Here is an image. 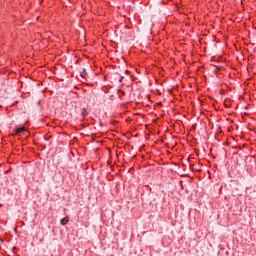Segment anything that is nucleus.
Here are the masks:
<instances>
[{
    "label": "nucleus",
    "instance_id": "f257e3e1",
    "mask_svg": "<svg viewBox=\"0 0 256 256\" xmlns=\"http://www.w3.org/2000/svg\"><path fill=\"white\" fill-rule=\"evenodd\" d=\"M61 225H67L69 223V217H65L60 221Z\"/></svg>",
    "mask_w": 256,
    "mask_h": 256
},
{
    "label": "nucleus",
    "instance_id": "f03ea898",
    "mask_svg": "<svg viewBox=\"0 0 256 256\" xmlns=\"http://www.w3.org/2000/svg\"><path fill=\"white\" fill-rule=\"evenodd\" d=\"M25 127H16V133H24Z\"/></svg>",
    "mask_w": 256,
    "mask_h": 256
},
{
    "label": "nucleus",
    "instance_id": "7ed1b4c3",
    "mask_svg": "<svg viewBox=\"0 0 256 256\" xmlns=\"http://www.w3.org/2000/svg\"><path fill=\"white\" fill-rule=\"evenodd\" d=\"M80 76L82 77V79H85L87 77V72L85 71V69L80 72Z\"/></svg>",
    "mask_w": 256,
    "mask_h": 256
},
{
    "label": "nucleus",
    "instance_id": "20e7f679",
    "mask_svg": "<svg viewBox=\"0 0 256 256\" xmlns=\"http://www.w3.org/2000/svg\"><path fill=\"white\" fill-rule=\"evenodd\" d=\"M119 81H120V83H123V77H121Z\"/></svg>",
    "mask_w": 256,
    "mask_h": 256
}]
</instances>
